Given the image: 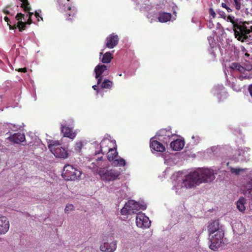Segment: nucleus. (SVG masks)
I'll return each instance as SVG.
<instances>
[{
    "mask_svg": "<svg viewBox=\"0 0 252 252\" xmlns=\"http://www.w3.org/2000/svg\"><path fill=\"white\" fill-rule=\"evenodd\" d=\"M27 24L30 25L32 23V18H28L27 21L26 22Z\"/></svg>",
    "mask_w": 252,
    "mask_h": 252,
    "instance_id": "obj_53",
    "label": "nucleus"
},
{
    "mask_svg": "<svg viewBox=\"0 0 252 252\" xmlns=\"http://www.w3.org/2000/svg\"><path fill=\"white\" fill-rule=\"evenodd\" d=\"M0 99L1 100V96H0Z\"/></svg>",
    "mask_w": 252,
    "mask_h": 252,
    "instance_id": "obj_61",
    "label": "nucleus"
},
{
    "mask_svg": "<svg viewBox=\"0 0 252 252\" xmlns=\"http://www.w3.org/2000/svg\"><path fill=\"white\" fill-rule=\"evenodd\" d=\"M246 189V193L249 194V196L251 197V193L252 191V178L250 179L245 186Z\"/></svg>",
    "mask_w": 252,
    "mask_h": 252,
    "instance_id": "obj_29",
    "label": "nucleus"
},
{
    "mask_svg": "<svg viewBox=\"0 0 252 252\" xmlns=\"http://www.w3.org/2000/svg\"><path fill=\"white\" fill-rule=\"evenodd\" d=\"M209 14L213 17V18H215L216 17V13L214 11V10L210 8L209 9Z\"/></svg>",
    "mask_w": 252,
    "mask_h": 252,
    "instance_id": "obj_43",
    "label": "nucleus"
},
{
    "mask_svg": "<svg viewBox=\"0 0 252 252\" xmlns=\"http://www.w3.org/2000/svg\"><path fill=\"white\" fill-rule=\"evenodd\" d=\"M34 15L36 18H37L38 21H39V18H40L42 20H43L42 18L40 16L39 13L38 12L36 11L35 12Z\"/></svg>",
    "mask_w": 252,
    "mask_h": 252,
    "instance_id": "obj_45",
    "label": "nucleus"
},
{
    "mask_svg": "<svg viewBox=\"0 0 252 252\" xmlns=\"http://www.w3.org/2000/svg\"><path fill=\"white\" fill-rule=\"evenodd\" d=\"M127 204L129 208V211H130L131 214L137 213V212L140 210H144L146 208L145 205H140L133 200L128 201Z\"/></svg>",
    "mask_w": 252,
    "mask_h": 252,
    "instance_id": "obj_11",
    "label": "nucleus"
},
{
    "mask_svg": "<svg viewBox=\"0 0 252 252\" xmlns=\"http://www.w3.org/2000/svg\"><path fill=\"white\" fill-rule=\"evenodd\" d=\"M219 14L221 16V17H223L224 18L225 17V14L224 12L223 11H220L219 12Z\"/></svg>",
    "mask_w": 252,
    "mask_h": 252,
    "instance_id": "obj_54",
    "label": "nucleus"
},
{
    "mask_svg": "<svg viewBox=\"0 0 252 252\" xmlns=\"http://www.w3.org/2000/svg\"><path fill=\"white\" fill-rule=\"evenodd\" d=\"M119 39L117 35L110 34L106 38V47L109 49L114 48L118 44Z\"/></svg>",
    "mask_w": 252,
    "mask_h": 252,
    "instance_id": "obj_16",
    "label": "nucleus"
},
{
    "mask_svg": "<svg viewBox=\"0 0 252 252\" xmlns=\"http://www.w3.org/2000/svg\"><path fill=\"white\" fill-rule=\"evenodd\" d=\"M93 88L94 89V90H96L97 91V94H98L99 93V90H98L97 89V86L96 85H94L93 86Z\"/></svg>",
    "mask_w": 252,
    "mask_h": 252,
    "instance_id": "obj_55",
    "label": "nucleus"
},
{
    "mask_svg": "<svg viewBox=\"0 0 252 252\" xmlns=\"http://www.w3.org/2000/svg\"><path fill=\"white\" fill-rule=\"evenodd\" d=\"M228 3L227 2H225V3H221V6L224 8H226V7L228 5Z\"/></svg>",
    "mask_w": 252,
    "mask_h": 252,
    "instance_id": "obj_52",
    "label": "nucleus"
},
{
    "mask_svg": "<svg viewBox=\"0 0 252 252\" xmlns=\"http://www.w3.org/2000/svg\"><path fill=\"white\" fill-rule=\"evenodd\" d=\"M119 75L120 76H122V74L121 73V74H119Z\"/></svg>",
    "mask_w": 252,
    "mask_h": 252,
    "instance_id": "obj_60",
    "label": "nucleus"
},
{
    "mask_svg": "<svg viewBox=\"0 0 252 252\" xmlns=\"http://www.w3.org/2000/svg\"><path fill=\"white\" fill-rule=\"evenodd\" d=\"M83 146V145L82 142H77L75 146V151L77 153H80L82 150Z\"/></svg>",
    "mask_w": 252,
    "mask_h": 252,
    "instance_id": "obj_35",
    "label": "nucleus"
},
{
    "mask_svg": "<svg viewBox=\"0 0 252 252\" xmlns=\"http://www.w3.org/2000/svg\"><path fill=\"white\" fill-rule=\"evenodd\" d=\"M240 65H241L238 63H233L230 65V68L233 70L238 71V69H239V67H240Z\"/></svg>",
    "mask_w": 252,
    "mask_h": 252,
    "instance_id": "obj_37",
    "label": "nucleus"
},
{
    "mask_svg": "<svg viewBox=\"0 0 252 252\" xmlns=\"http://www.w3.org/2000/svg\"><path fill=\"white\" fill-rule=\"evenodd\" d=\"M251 199H252V191H251V197H250Z\"/></svg>",
    "mask_w": 252,
    "mask_h": 252,
    "instance_id": "obj_58",
    "label": "nucleus"
},
{
    "mask_svg": "<svg viewBox=\"0 0 252 252\" xmlns=\"http://www.w3.org/2000/svg\"><path fill=\"white\" fill-rule=\"evenodd\" d=\"M50 151L57 158H65L68 157L67 151L62 146L58 141H52L48 144Z\"/></svg>",
    "mask_w": 252,
    "mask_h": 252,
    "instance_id": "obj_4",
    "label": "nucleus"
},
{
    "mask_svg": "<svg viewBox=\"0 0 252 252\" xmlns=\"http://www.w3.org/2000/svg\"><path fill=\"white\" fill-rule=\"evenodd\" d=\"M224 236L223 229H219V231L216 232L214 236L210 239L211 244L209 248L213 251H217L222 245L223 242V238Z\"/></svg>",
    "mask_w": 252,
    "mask_h": 252,
    "instance_id": "obj_5",
    "label": "nucleus"
},
{
    "mask_svg": "<svg viewBox=\"0 0 252 252\" xmlns=\"http://www.w3.org/2000/svg\"><path fill=\"white\" fill-rule=\"evenodd\" d=\"M25 15L24 14H22V13H18L16 16V19L18 21H22L21 20L22 19H24Z\"/></svg>",
    "mask_w": 252,
    "mask_h": 252,
    "instance_id": "obj_39",
    "label": "nucleus"
},
{
    "mask_svg": "<svg viewBox=\"0 0 252 252\" xmlns=\"http://www.w3.org/2000/svg\"><path fill=\"white\" fill-rule=\"evenodd\" d=\"M116 147L117 146H114L112 148L109 149V150L107 152V158L109 161L114 160L118 155Z\"/></svg>",
    "mask_w": 252,
    "mask_h": 252,
    "instance_id": "obj_20",
    "label": "nucleus"
},
{
    "mask_svg": "<svg viewBox=\"0 0 252 252\" xmlns=\"http://www.w3.org/2000/svg\"><path fill=\"white\" fill-rule=\"evenodd\" d=\"M246 203V199L245 198L242 197L240 198L239 200L237 201L236 205L237 208L241 212H244L245 210L246 207L245 204Z\"/></svg>",
    "mask_w": 252,
    "mask_h": 252,
    "instance_id": "obj_25",
    "label": "nucleus"
},
{
    "mask_svg": "<svg viewBox=\"0 0 252 252\" xmlns=\"http://www.w3.org/2000/svg\"><path fill=\"white\" fill-rule=\"evenodd\" d=\"M115 146H117L116 143L113 141H111L108 139H104L102 140L100 144V151L102 154L106 153L109 150V149L112 148Z\"/></svg>",
    "mask_w": 252,
    "mask_h": 252,
    "instance_id": "obj_12",
    "label": "nucleus"
},
{
    "mask_svg": "<svg viewBox=\"0 0 252 252\" xmlns=\"http://www.w3.org/2000/svg\"><path fill=\"white\" fill-rule=\"evenodd\" d=\"M239 69H238V71L239 72L241 73L242 74H241L239 76V78L241 80H243V79H249L251 77L250 75H248L247 73L245 74V72H246L245 69L244 68V66H242L240 65V67H239Z\"/></svg>",
    "mask_w": 252,
    "mask_h": 252,
    "instance_id": "obj_28",
    "label": "nucleus"
},
{
    "mask_svg": "<svg viewBox=\"0 0 252 252\" xmlns=\"http://www.w3.org/2000/svg\"><path fill=\"white\" fill-rule=\"evenodd\" d=\"M173 134L169 129H161L158 131V140L167 144Z\"/></svg>",
    "mask_w": 252,
    "mask_h": 252,
    "instance_id": "obj_13",
    "label": "nucleus"
},
{
    "mask_svg": "<svg viewBox=\"0 0 252 252\" xmlns=\"http://www.w3.org/2000/svg\"><path fill=\"white\" fill-rule=\"evenodd\" d=\"M81 172L74 168L72 165L66 164L63 167V176L67 180H75L78 179L81 176Z\"/></svg>",
    "mask_w": 252,
    "mask_h": 252,
    "instance_id": "obj_6",
    "label": "nucleus"
},
{
    "mask_svg": "<svg viewBox=\"0 0 252 252\" xmlns=\"http://www.w3.org/2000/svg\"><path fill=\"white\" fill-rule=\"evenodd\" d=\"M215 179L214 171L210 168H199L185 176L183 187L192 188L204 182H211Z\"/></svg>",
    "mask_w": 252,
    "mask_h": 252,
    "instance_id": "obj_1",
    "label": "nucleus"
},
{
    "mask_svg": "<svg viewBox=\"0 0 252 252\" xmlns=\"http://www.w3.org/2000/svg\"><path fill=\"white\" fill-rule=\"evenodd\" d=\"M191 138H192V140H193V143L194 145L198 144L201 141L200 137L198 135H195V136L193 135L191 137Z\"/></svg>",
    "mask_w": 252,
    "mask_h": 252,
    "instance_id": "obj_38",
    "label": "nucleus"
},
{
    "mask_svg": "<svg viewBox=\"0 0 252 252\" xmlns=\"http://www.w3.org/2000/svg\"><path fill=\"white\" fill-rule=\"evenodd\" d=\"M3 12L6 14H9V12L8 11V10H3Z\"/></svg>",
    "mask_w": 252,
    "mask_h": 252,
    "instance_id": "obj_56",
    "label": "nucleus"
},
{
    "mask_svg": "<svg viewBox=\"0 0 252 252\" xmlns=\"http://www.w3.org/2000/svg\"><path fill=\"white\" fill-rule=\"evenodd\" d=\"M102 159V157H101L100 158H98L97 159V161L101 160Z\"/></svg>",
    "mask_w": 252,
    "mask_h": 252,
    "instance_id": "obj_57",
    "label": "nucleus"
},
{
    "mask_svg": "<svg viewBox=\"0 0 252 252\" xmlns=\"http://www.w3.org/2000/svg\"><path fill=\"white\" fill-rule=\"evenodd\" d=\"M4 20L5 22H6L7 23V25H9L10 23V20L7 17V16H5L4 18Z\"/></svg>",
    "mask_w": 252,
    "mask_h": 252,
    "instance_id": "obj_51",
    "label": "nucleus"
},
{
    "mask_svg": "<svg viewBox=\"0 0 252 252\" xmlns=\"http://www.w3.org/2000/svg\"><path fill=\"white\" fill-rule=\"evenodd\" d=\"M229 169L230 170V172H231V173L236 175H239L241 172H243L246 170V169H243L240 168H235L232 167H230Z\"/></svg>",
    "mask_w": 252,
    "mask_h": 252,
    "instance_id": "obj_32",
    "label": "nucleus"
},
{
    "mask_svg": "<svg viewBox=\"0 0 252 252\" xmlns=\"http://www.w3.org/2000/svg\"><path fill=\"white\" fill-rule=\"evenodd\" d=\"M171 18V15L169 13H160L158 14V21L160 22H166Z\"/></svg>",
    "mask_w": 252,
    "mask_h": 252,
    "instance_id": "obj_23",
    "label": "nucleus"
},
{
    "mask_svg": "<svg viewBox=\"0 0 252 252\" xmlns=\"http://www.w3.org/2000/svg\"><path fill=\"white\" fill-rule=\"evenodd\" d=\"M214 25L213 24L212 22L209 21L208 24H207V27L210 29H212L214 27Z\"/></svg>",
    "mask_w": 252,
    "mask_h": 252,
    "instance_id": "obj_49",
    "label": "nucleus"
},
{
    "mask_svg": "<svg viewBox=\"0 0 252 252\" xmlns=\"http://www.w3.org/2000/svg\"><path fill=\"white\" fill-rule=\"evenodd\" d=\"M185 145V141L183 139H178L172 141L170 144L171 148L174 151H180Z\"/></svg>",
    "mask_w": 252,
    "mask_h": 252,
    "instance_id": "obj_18",
    "label": "nucleus"
},
{
    "mask_svg": "<svg viewBox=\"0 0 252 252\" xmlns=\"http://www.w3.org/2000/svg\"><path fill=\"white\" fill-rule=\"evenodd\" d=\"M245 55L247 56H249V54H248V53H246Z\"/></svg>",
    "mask_w": 252,
    "mask_h": 252,
    "instance_id": "obj_59",
    "label": "nucleus"
},
{
    "mask_svg": "<svg viewBox=\"0 0 252 252\" xmlns=\"http://www.w3.org/2000/svg\"><path fill=\"white\" fill-rule=\"evenodd\" d=\"M9 27L10 30H14L16 29L17 28H18V22H17V24H14L13 26H11V25H9Z\"/></svg>",
    "mask_w": 252,
    "mask_h": 252,
    "instance_id": "obj_44",
    "label": "nucleus"
},
{
    "mask_svg": "<svg viewBox=\"0 0 252 252\" xmlns=\"http://www.w3.org/2000/svg\"><path fill=\"white\" fill-rule=\"evenodd\" d=\"M150 147L153 154L157 153L158 152V138L157 137V135L151 138Z\"/></svg>",
    "mask_w": 252,
    "mask_h": 252,
    "instance_id": "obj_22",
    "label": "nucleus"
},
{
    "mask_svg": "<svg viewBox=\"0 0 252 252\" xmlns=\"http://www.w3.org/2000/svg\"><path fill=\"white\" fill-rule=\"evenodd\" d=\"M27 23L22 21H18V29L20 32L25 30L26 28Z\"/></svg>",
    "mask_w": 252,
    "mask_h": 252,
    "instance_id": "obj_34",
    "label": "nucleus"
},
{
    "mask_svg": "<svg viewBox=\"0 0 252 252\" xmlns=\"http://www.w3.org/2000/svg\"><path fill=\"white\" fill-rule=\"evenodd\" d=\"M136 224L138 227L148 228L150 226L151 221L144 214L139 213L136 217Z\"/></svg>",
    "mask_w": 252,
    "mask_h": 252,
    "instance_id": "obj_10",
    "label": "nucleus"
},
{
    "mask_svg": "<svg viewBox=\"0 0 252 252\" xmlns=\"http://www.w3.org/2000/svg\"><path fill=\"white\" fill-rule=\"evenodd\" d=\"M225 2H227L229 5H231L235 7L237 10H239L241 8V0H224Z\"/></svg>",
    "mask_w": 252,
    "mask_h": 252,
    "instance_id": "obj_24",
    "label": "nucleus"
},
{
    "mask_svg": "<svg viewBox=\"0 0 252 252\" xmlns=\"http://www.w3.org/2000/svg\"><path fill=\"white\" fill-rule=\"evenodd\" d=\"M9 139L11 141H12L15 143L20 144L25 141V136L24 134L18 132L14 133L12 135L10 136L9 137Z\"/></svg>",
    "mask_w": 252,
    "mask_h": 252,
    "instance_id": "obj_19",
    "label": "nucleus"
},
{
    "mask_svg": "<svg viewBox=\"0 0 252 252\" xmlns=\"http://www.w3.org/2000/svg\"><path fill=\"white\" fill-rule=\"evenodd\" d=\"M113 161V163L115 166L124 167L126 164L125 160L121 157H119L117 159H115Z\"/></svg>",
    "mask_w": 252,
    "mask_h": 252,
    "instance_id": "obj_27",
    "label": "nucleus"
},
{
    "mask_svg": "<svg viewBox=\"0 0 252 252\" xmlns=\"http://www.w3.org/2000/svg\"><path fill=\"white\" fill-rule=\"evenodd\" d=\"M227 19L232 24L234 34L238 40L242 42L252 40V26L250 23L233 16H228Z\"/></svg>",
    "mask_w": 252,
    "mask_h": 252,
    "instance_id": "obj_2",
    "label": "nucleus"
},
{
    "mask_svg": "<svg viewBox=\"0 0 252 252\" xmlns=\"http://www.w3.org/2000/svg\"><path fill=\"white\" fill-rule=\"evenodd\" d=\"M104 243L100 246V250L103 252H114L117 249V241L113 240L111 236L103 239Z\"/></svg>",
    "mask_w": 252,
    "mask_h": 252,
    "instance_id": "obj_7",
    "label": "nucleus"
},
{
    "mask_svg": "<svg viewBox=\"0 0 252 252\" xmlns=\"http://www.w3.org/2000/svg\"><path fill=\"white\" fill-rule=\"evenodd\" d=\"M121 213L122 215H131L130 211H129V208L128 207L127 202L125 204L124 207L121 209Z\"/></svg>",
    "mask_w": 252,
    "mask_h": 252,
    "instance_id": "obj_33",
    "label": "nucleus"
},
{
    "mask_svg": "<svg viewBox=\"0 0 252 252\" xmlns=\"http://www.w3.org/2000/svg\"><path fill=\"white\" fill-rule=\"evenodd\" d=\"M61 128L63 137H68L71 139H73L76 137V133L73 131L72 128L62 125Z\"/></svg>",
    "mask_w": 252,
    "mask_h": 252,
    "instance_id": "obj_15",
    "label": "nucleus"
},
{
    "mask_svg": "<svg viewBox=\"0 0 252 252\" xmlns=\"http://www.w3.org/2000/svg\"><path fill=\"white\" fill-rule=\"evenodd\" d=\"M208 39L210 45L211 46V47L213 46H212V44H213V43L215 42L214 41V39L213 38H212L211 37H209L208 38Z\"/></svg>",
    "mask_w": 252,
    "mask_h": 252,
    "instance_id": "obj_46",
    "label": "nucleus"
},
{
    "mask_svg": "<svg viewBox=\"0 0 252 252\" xmlns=\"http://www.w3.org/2000/svg\"><path fill=\"white\" fill-rule=\"evenodd\" d=\"M59 2L64 11H68L66 14V19L68 20H71L74 16L76 12L75 7H71V4L69 0H60Z\"/></svg>",
    "mask_w": 252,
    "mask_h": 252,
    "instance_id": "obj_8",
    "label": "nucleus"
},
{
    "mask_svg": "<svg viewBox=\"0 0 252 252\" xmlns=\"http://www.w3.org/2000/svg\"><path fill=\"white\" fill-rule=\"evenodd\" d=\"M9 228V222L4 216H0V234L6 233Z\"/></svg>",
    "mask_w": 252,
    "mask_h": 252,
    "instance_id": "obj_17",
    "label": "nucleus"
},
{
    "mask_svg": "<svg viewBox=\"0 0 252 252\" xmlns=\"http://www.w3.org/2000/svg\"><path fill=\"white\" fill-rule=\"evenodd\" d=\"M28 14L27 15V17L28 18H32V17L33 15V12H30V11H28Z\"/></svg>",
    "mask_w": 252,
    "mask_h": 252,
    "instance_id": "obj_50",
    "label": "nucleus"
},
{
    "mask_svg": "<svg viewBox=\"0 0 252 252\" xmlns=\"http://www.w3.org/2000/svg\"><path fill=\"white\" fill-rule=\"evenodd\" d=\"M95 78L97 79V85L100 84L104 76L109 74V70L106 65L104 64H98L94 68Z\"/></svg>",
    "mask_w": 252,
    "mask_h": 252,
    "instance_id": "obj_9",
    "label": "nucleus"
},
{
    "mask_svg": "<svg viewBox=\"0 0 252 252\" xmlns=\"http://www.w3.org/2000/svg\"><path fill=\"white\" fill-rule=\"evenodd\" d=\"M100 179L104 182H110L119 179L121 175L120 170L114 168L107 167H100L97 170Z\"/></svg>",
    "mask_w": 252,
    "mask_h": 252,
    "instance_id": "obj_3",
    "label": "nucleus"
},
{
    "mask_svg": "<svg viewBox=\"0 0 252 252\" xmlns=\"http://www.w3.org/2000/svg\"><path fill=\"white\" fill-rule=\"evenodd\" d=\"M17 70L19 72H24V73H25L27 71V69L26 67L19 68Z\"/></svg>",
    "mask_w": 252,
    "mask_h": 252,
    "instance_id": "obj_47",
    "label": "nucleus"
},
{
    "mask_svg": "<svg viewBox=\"0 0 252 252\" xmlns=\"http://www.w3.org/2000/svg\"><path fill=\"white\" fill-rule=\"evenodd\" d=\"M74 209V206L72 204H68L66 206L64 209L65 213H68L69 211L73 210Z\"/></svg>",
    "mask_w": 252,
    "mask_h": 252,
    "instance_id": "obj_40",
    "label": "nucleus"
},
{
    "mask_svg": "<svg viewBox=\"0 0 252 252\" xmlns=\"http://www.w3.org/2000/svg\"><path fill=\"white\" fill-rule=\"evenodd\" d=\"M22 3L21 4V7H22L25 11H29L31 10V7L28 0H20Z\"/></svg>",
    "mask_w": 252,
    "mask_h": 252,
    "instance_id": "obj_31",
    "label": "nucleus"
},
{
    "mask_svg": "<svg viewBox=\"0 0 252 252\" xmlns=\"http://www.w3.org/2000/svg\"><path fill=\"white\" fill-rule=\"evenodd\" d=\"M244 68L245 69L246 72H249L252 69V63H249L248 64H245Z\"/></svg>",
    "mask_w": 252,
    "mask_h": 252,
    "instance_id": "obj_41",
    "label": "nucleus"
},
{
    "mask_svg": "<svg viewBox=\"0 0 252 252\" xmlns=\"http://www.w3.org/2000/svg\"><path fill=\"white\" fill-rule=\"evenodd\" d=\"M228 12H232L233 10L232 8L231 5H228L225 8Z\"/></svg>",
    "mask_w": 252,
    "mask_h": 252,
    "instance_id": "obj_48",
    "label": "nucleus"
},
{
    "mask_svg": "<svg viewBox=\"0 0 252 252\" xmlns=\"http://www.w3.org/2000/svg\"><path fill=\"white\" fill-rule=\"evenodd\" d=\"M112 59V54L109 52H107L103 55L101 62L104 63H108L111 62Z\"/></svg>",
    "mask_w": 252,
    "mask_h": 252,
    "instance_id": "obj_26",
    "label": "nucleus"
},
{
    "mask_svg": "<svg viewBox=\"0 0 252 252\" xmlns=\"http://www.w3.org/2000/svg\"><path fill=\"white\" fill-rule=\"evenodd\" d=\"M157 7H153L149 10L147 18L149 20L151 23L156 21L158 19L157 14Z\"/></svg>",
    "mask_w": 252,
    "mask_h": 252,
    "instance_id": "obj_21",
    "label": "nucleus"
},
{
    "mask_svg": "<svg viewBox=\"0 0 252 252\" xmlns=\"http://www.w3.org/2000/svg\"><path fill=\"white\" fill-rule=\"evenodd\" d=\"M113 82L105 79L101 84V87L103 89H111L113 85Z\"/></svg>",
    "mask_w": 252,
    "mask_h": 252,
    "instance_id": "obj_30",
    "label": "nucleus"
},
{
    "mask_svg": "<svg viewBox=\"0 0 252 252\" xmlns=\"http://www.w3.org/2000/svg\"><path fill=\"white\" fill-rule=\"evenodd\" d=\"M208 229L209 234L210 235L223 228L222 225H220L218 220H212L208 223Z\"/></svg>",
    "mask_w": 252,
    "mask_h": 252,
    "instance_id": "obj_14",
    "label": "nucleus"
},
{
    "mask_svg": "<svg viewBox=\"0 0 252 252\" xmlns=\"http://www.w3.org/2000/svg\"><path fill=\"white\" fill-rule=\"evenodd\" d=\"M218 47L217 46H214L211 47V49L209 50L210 54L212 55V58L215 59L216 57V54H215V51L217 50Z\"/></svg>",
    "mask_w": 252,
    "mask_h": 252,
    "instance_id": "obj_36",
    "label": "nucleus"
},
{
    "mask_svg": "<svg viewBox=\"0 0 252 252\" xmlns=\"http://www.w3.org/2000/svg\"><path fill=\"white\" fill-rule=\"evenodd\" d=\"M158 152H163L165 151V147L163 144L158 142Z\"/></svg>",
    "mask_w": 252,
    "mask_h": 252,
    "instance_id": "obj_42",
    "label": "nucleus"
}]
</instances>
